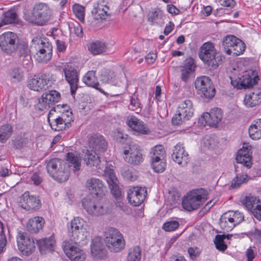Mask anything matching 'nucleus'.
Returning a JSON list of instances; mask_svg holds the SVG:
<instances>
[{"label": "nucleus", "instance_id": "2", "mask_svg": "<svg viewBox=\"0 0 261 261\" xmlns=\"http://www.w3.org/2000/svg\"><path fill=\"white\" fill-rule=\"evenodd\" d=\"M46 169L48 173L59 182L67 181L69 177L70 165L59 159H53L47 162Z\"/></svg>", "mask_w": 261, "mask_h": 261}, {"label": "nucleus", "instance_id": "63", "mask_svg": "<svg viewBox=\"0 0 261 261\" xmlns=\"http://www.w3.org/2000/svg\"><path fill=\"white\" fill-rule=\"evenodd\" d=\"M122 174L124 177L127 180L133 181L137 179L136 175L134 174L132 171L130 169L123 171Z\"/></svg>", "mask_w": 261, "mask_h": 261}, {"label": "nucleus", "instance_id": "40", "mask_svg": "<svg viewBox=\"0 0 261 261\" xmlns=\"http://www.w3.org/2000/svg\"><path fill=\"white\" fill-rule=\"evenodd\" d=\"M83 81L88 86L93 87L101 91V90L99 88V84L95 76V71L91 70L87 72L84 76Z\"/></svg>", "mask_w": 261, "mask_h": 261}, {"label": "nucleus", "instance_id": "11", "mask_svg": "<svg viewBox=\"0 0 261 261\" xmlns=\"http://www.w3.org/2000/svg\"><path fill=\"white\" fill-rule=\"evenodd\" d=\"M243 219V215L238 211H228L221 216L219 224L222 229L228 232L242 222Z\"/></svg>", "mask_w": 261, "mask_h": 261}, {"label": "nucleus", "instance_id": "51", "mask_svg": "<svg viewBox=\"0 0 261 261\" xmlns=\"http://www.w3.org/2000/svg\"><path fill=\"white\" fill-rule=\"evenodd\" d=\"M151 166L155 172H163L166 168V162L165 160H151Z\"/></svg>", "mask_w": 261, "mask_h": 261}, {"label": "nucleus", "instance_id": "30", "mask_svg": "<svg viewBox=\"0 0 261 261\" xmlns=\"http://www.w3.org/2000/svg\"><path fill=\"white\" fill-rule=\"evenodd\" d=\"M244 102L247 107L252 108L261 103V88H254L245 95Z\"/></svg>", "mask_w": 261, "mask_h": 261}, {"label": "nucleus", "instance_id": "31", "mask_svg": "<svg viewBox=\"0 0 261 261\" xmlns=\"http://www.w3.org/2000/svg\"><path fill=\"white\" fill-rule=\"evenodd\" d=\"M126 123L133 130L140 134L147 135L150 133L149 129L144 123L136 117L128 118Z\"/></svg>", "mask_w": 261, "mask_h": 261}, {"label": "nucleus", "instance_id": "44", "mask_svg": "<svg viewBox=\"0 0 261 261\" xmlns=\"http://www.w3.org/2000/svg\"><path fill=\"white\" fill-rule=\"evenodd\" d=\"M242 203L248 210L251 212L252 210L256 207V205L260 203V201L256 197L249 195L246 196L242 199Z\"/></svg>", "mask_w": 261, "mask_h": 261}, {"label": "nucleus", "instance_id": "60", "mask_svg": "<svg viewBox=\"0 0 261 261\" xmlns=\"http://www.w3.org/2000/svg\"><path fill=\"white\" fill-rule=\"evenodd\" d=\"M188 252L192 259H196L200 253V250L197 247H190L188 249Z\"/></svg>", "mask_w": 261, "mask_h": 261}, {"label": "nucleus", "instance_id": "48", "mask_svg": "<svg viewBox=\"0 0 261 261\" xmlns=\"http://www.w3.org/2000/svg\"><path fill=\"white\" fill-rule=\"evenodd\" d=\"M164 17L163 12L159 8H155L148 15V21L152 24L157 22L158 20H162Z\"/></svg>", "mask_w": 261, "mask_h": 261}, {"label": "nucleus", "instance_id": "22", "mask_svg": "<svg viewBox=\"0 0 261 261\" xmlns=\"http://www.w3.org/2000/svg\"><path fill=\"white\" fill-rule=\"evenodd\" d=\"M19 205L22 208L30 211L39 209L41 203L39 197L31 195L29 192L26 191L20 198Z\"/></svg>", "mask_w": 261, "mask_h": 261}, {"label": "nucleus", "instance_id": "4", "mask_svg": "<svg viewBox=\"0 0 261 261\" xmlns=\"http://www.w3.org/2000/svg\"><path fill=\"white\" fill-rule=\"evenodd\" d=\"M51 10L44 3L36 4L31 13L25 14V19L29 22L42 26L48 22L51 18Z\"/></svg>", "mask_w": 261, "mask_h": 261}, {"label": "nucleus", "instance_id": "41", "mask_svg": "<svg viewBox=\"0 0 261 261\" xmlns=\"http://www.w3.org/2000/svg\"><path fill=\"white\" fill-rule=\"evenodd\" d=\"M67 161L68 164H70V166H73V170L75 173L79 171L81 166V158L79 154L73 152H69L66 155Z\"/></svg>", "mask_w": 261, "mask_h": 261}, {"label": "nucleus", "instance_id": "16", "mask_svg": "<svg viewBox=\"0 0 261 261\" xmlns=\"http://www.w3.org/2000/svg\"><path fill=\"white\" fill-rule=\"evenodd\" d=\"M65 241L63 243V247L66 255L71 261H84L86 254L83 250L76 246L79 242Z\"/></svg>", "mask_w": 261, "mask_h": 261}, {"label": "nucleus", "instance_id": "46", "mask_svg": "<svg viewBox=\"0 0 261 261\" xmlns=\"http://www.w3.org/2000/svg\"><path fill=\"white\" fill-rule=\"evenodd\" d=\"M11 80L14 82H20L24 79V72L20 68L14 67L9 72Z\"/></svg>", "mask_w": 261, "mask_h": 261}, {"label": "nucleus", "instance_id": "21", "mask_svg": "<svg viewBox=\"0 0 261 261\" xmlns=\"http://www.w3.org/2000/svg\"><path fill=\"white\" fill-rule=\"evenodd\" d=\"M17 243L19 250L24 255L28 256L35 250V243L33 239L25 233L19 232L17 237Z\"/></svg>", "mask_w": 261, "mask_h": 261}, {"label": "nucleus", "instance_id": "33", "mask_svg": "<svg viewBox=\"0 0 261 261\" xmlns=\"http://www.w3.org/2000/svg\"><path fill=\"white\" fill-rule=\"evenodd\" d=\"M56 111V109L53 108L51 109L48 114V121L52 129L55 131H61L68 127L69 126L64 122V120H61L59 116H58L56 118H53L52 121H51L50 119L53 117V112Z\"/></svg>", "mask_w": 261, "mask_h": 261}, {"label": "nucleus", "instance_id": "10", "mask_svg": "<svg viewBox=\"0 0 261 261\" xmlns=\"http://www.w3.org/2000/svg\"><path fill=\"white\" fill-rule=\"evenodd\" d=\"M194 114V109L192 101L187 99L182 102L178 106L176 114L173 117L172 123L174 125H180L189 120Z\"/></svg>", "mask_w": 261, "mask_h": 261}, {"label": "nucleus", "instance_id": "5", "mask_svg": "<svg viewBox=\"0 0 261 261\" xmlns=\"http://www.w3.org/2000/svg\"><path fill=\"white\" fill-rule=\"evenodd\" d=\"M207 191L203 189L193 190L184 197L182 207L190 212L197 210L207 199Z\"/></svg>", "mask_w": 261, "mask_h": 261}, {"label": "nucleus", "instance_id": "15", "mask_svg": "<svg viewBox=\"0 0 261 261\" xmlns=\"http://www.w3.org/2000/svg\"><path fill=\"white\" fill-rule=\"evenodd\" d=\"M123 159L128 164L138 165L143 162L141 149L138 145L130 144L125 146L123 150Z\"/></svg>", "mask_w": 261, "mask_h": 261}, {"label": "nucleus", "instance_id": "13", "mask_svg": "<svg viewBox=\"0 0 261 261\" xmlns=\"http://www.w3.org/2000/svg\"><path fill=\"white\" fill-rule=\"evenodd\" d=\"M55 78L53 74L43 73L39 77L34 76L29 81L28 87L31 90L40 91L51 87Z\"/></svg>", "mask_w": 261, "mask_h": 261}, {"label": "nucleus", "instance_id": "50", "mask_svg": "<svg viewBox=\"0 0 261 261\" xmlns=\"http://www.w3.org/2000/svg\"><path fill=\"white\" fill-rule=\"evenodd\" d=\"M141 256V250L139 247L136 246L129 250L127 261H140Z\"/></svg>", "mask_w": 261, "mask_h": 261}, {"label": "nucleus", "instance_id": "3", "mask_svg": "<svg viewBox=\"0 0 261 261\" xmlns=\"http://www.w3.org/2000/svg\"><path fill=\"white\" fill-rule=\"evenodd\" d=\"M31 48L35 59L39 63H46L52 58L53 47L45 39L34 38Z\"/></svg>", "mask_w": 261, "mask_h": 261}, {"label": "nucleus", "instance_id": "18", "mask_svg": "<svg viewBox=\"0 0 261 261\" xmlns=\"http://www.w3.org/2000/svg\"><path fill=\"white\" fill-rule=\"evenodd\" d=\"M16 34L11 32L2 34L0 36V48L1 50L7 54H11L15 51L17 48Z\"/></svg>", "mask_w": 261, "mask_h": 261}, {"label": "nucleus", "instance_id": "56", "mask_svg": "<svg viewBox=\"0 0 261 261\" xmlns=\"http://www.w3.org/2000/svg\"><path fill=\"white\" fill-rule=\"evenodd\" d=\"M178 222L175 220L169 221L165 222L162 228L166 231H172L176 230L179 227Z\"/></svg>", "mask_w": 261, "mask_h": 261}, {"label": "nucleus", "instance_id": "25", "mask_svg": "<svg viewBox=\"0 0 261 261\" xmlns=\"http://www.w3.org/2000/svg\"><path fill=\"white\" fill-rule=\"evenodd\" d=\"M86 187L92 194L98 197H102L105 195L106 186L103 181L97 178L91 177L87 180Z\"/></svg>", "mask_w": 261, "mask_h": 261}, {"label": "nucleus", "instance_id": "12", "mask_svg": "<svg viewBox=\"0 0 261 261\" xmlns=\"http://www.w3.org/2000/svg\"><path fill=\"white\" fill-rule=\"evenodd\" d=\"M231 84L237 89H246L252 87L257 83L258 78L253 75H251L249 72L245 71L242 75L236 76L233 73L229 75Z\"/></svg>", "mask_w": 261, "mask_h": 261}, {"label": "nucleus", "instance_id": "24", "mask_svg": "<svg viewBox=\"0 0 261 261\" xmlns=\"http://www.w3.org/2000/svg\"><path fill=\"white\" fill-rule=\"evenodd\" d=\"M89 148L95 154L103 153L107 148V143L104 138L98 135H93L89 138Z\"/></svg>", "mask_w": 261, "mask_h": 261}, {"label": "nucleus", "instance_id": "61", "mask_svg": "<svg viewBox=\"0 0 261 261\" xmlns=\"http://www.w3.org/2000/svg\"><path fill=\"white\" fill-rule=\"evenodd\" d=\"M115 76V74L112 71H109L108 72H105L101 74V80L103 82H112L113 78Z\"/></svg>", "mask_w": 261, "mask_h": 261}, {"label": "nucleus", "instance_id": "8", "mask_svg": "<svg viewBox=\"0 0 261 261\" xmlns=\"http://www.w3.org/2000/svg\"><path fill=\"white\" fill-rule=\"evenodd\" d=\"M108 203L98 197L89 195L82 200V205L88 214L93 216L103 215L109 212Z\"/></svg>", "mask_w": 261, "mask_h": 261}, {"label": "nucleus", "instance_id": "37", "mask_svg": "<svg viewBox=\"0 0 261 261\" xmlns=\"http://www.w3.org/2000/svg\"><path fill=\"white\" fill-rule=\"evenodd\" d=\"M91 252L92 255L98 258L102 257L106 253L103 245L98 238H94L91 245Z\"/></svg>", "mask_w": 261, "mask_h": 261}, {"label": "nucleus", "instance_id": "35", "mask_svg": "<svg viewBox=\"0 0 261 261\" xmlns=\"http://www.w3.org/2000/svg\"><path fill=\"white\" fill-rule=\"evenodd\" d=\"M108 10L109 8L106 6L96 3L93 5L91 13L95 19H105L108 16Z\"/></svg>", "mask_w": 261, "mask_h": 261}, {"label": "nucleus", "instance_id": "20", "mask_svg": "<svg viewBox=\"0 0 261 261\" xmlns=\"http://www.w3.org/2000/svg\"><path fill=\"white\" fill-rule=\"evenodd\" d=\"M146 195L147 190L145 187H133L128 190L127 198L131 205L138 206L143 203Z\"/></svg>", "mask_w": 261, "mask_h": 261}, {"label": "nucleus", "instance_id": "17", "mask_svg": "<svg viewBox=\"0 0 261 261\" xmlns=\"http://www.w3.org/2000/svg\"><path fill=\"white\" fill-rule=\"evenodd\" d=\"M60 99V94L56 90L49 91L42 95L38 98V102L36 105V109L40 111L48 110Z\"/></svg>", "mask_w": 261, "mask_h": 261}, {"label": "nucleus", "instance_id": "55", "mask_svg": "<svg viewBox=\"0 0 261 261\" xmlns=\"http://www.w3.org/2000/svg\"><path fill=\"white\" fill-rule=\"evenodd\" d=\"M203 146L206 148H212L216 145L215 138L210 135H205L202 139Z\"/></svg>", "mask_w": 261, "mask_h": 261}, {"label": "nucleus", "instance_id": "6", "mask_svg": "<svg viewBox=\"0 0 261 261\" xmlns=\"http://www.w3.org/2000/svg\"><path fill=\"white\" fill-rule=\"evenodd\" d=\"M87 224L86 222L80 217L72 219L68 226V236L71 241H85L88 237Z\"/></svg>", "mask_w": 261, "mask_h": 261}, {"label": "nucleus", "instance_id": "36", "mask_svg": "<svg viewBox=\"0 0 261 261\" xmlns=\"http://www.w3.org/2000/svg\"><path fill=\"white\" fill-rule=\"evenodd\" d=\"M37 244L41 252L51 251L55 244V240L53 235L49 238H45L38 240Z\"/></svg>", "mask_w": 261, "mask_h": 261}, {"label": "nucleus", "instance_id": "42", "mask_svg": "<svg viewBox=\"0 0 261 261\" xmlns=\"http://www.w3.org/2000/svg\"><path fill=\"white\" fill-rule=\"evenodd\" d=\"M99 154H95L91 152L90 150H87L85 153L84 161L86 162V165L89 167L95 166L98 168L100 160L99 156Z\"/></svg>", "mask_w": 261, "mask_h": 261}, {"label": "nucleus", "instance_id": "45", "mask_svg": "<svg viewBox=\"0 0 261 261\" xmlns=\"http://www.w3.org/2000/svg\"><path fill=\"white\" fill-rule=\"evenodd\" d=\"M5 24L14 23L17 21V15L14 10H9L6 12L2 17Z\"/></svg>", "mask_w": 261, "mask_h": 261}, {"label": "nucleus", "instance_id": "64", "mask_svg": "<svg viewBox=\"0 0 261 261\" xmlns=\"http://www.w3.org/2000/svg\"><path fill=\"white\" fill-rule=\"evenodd\" d=\"M167 10L169 13L174 15H178L180 13V10L172 4L167 6Z\"/></svg>", "mask_w": 261, "mask_h": 261}, {"label": "nucleus", "instance_id": "23", "mask_svg": "<svg viewBox=\"0 0 261 261\" xmlns=\"http://www.w3.org/2000/svg\"><path fill=\"white\" fill-rule=\"evenodd\" d=\"M222 119V112L220 109L214 108L210 111V113H204L199 119V123L201 125L210 126H215L219 123Z\"/></svg>", "mask_w": 261, "mask_h": 261}, {"label": "nucleus", "instance_id": "43", "mask_svg": "<svg viewBox=\"0 0 261 261\" xmlns=\"http://www.w3.org/2000/svg\"><path fill=\"white\" fill-rule=\"evenodd\" d=\"M150 161L165 160L166 152L162 145H157L152 148L150 152Z\"/></svg>", "mask_w": 261, "mask_h": 261}, {"label": "nucleus", "instance_id": "39", "mask_svg": "<svg viewBox=\"0 0 261 261\" xmlns=\"http://www.w3.org/2000/svg\"><path fill=\"white\" fill-rule=\"evenodd\" d=\"M250 138L253 140L261 138V119L254 120L248 128Z\"/></svg>", "mask_w": 261, "mask_h": 261}, {"label": "nucleus", "instance_id": "26", "mask_svg": "<svg viewBox=\"0 0 261 261\" xmlns=\"http://www.w3.org/2000/svg\"><path fill=\"white\" fill-rule=\"evenodd\" d=\"M65 79L70 87L71 93L73 94L78 88L79 78L76 69L70 65H66L63 68Z\"/></svg>", "mask_w": 261, "mask_h": 261}, {"label": "nucleus", "instance_id": "1", "mask_svg": "<svg viewBox=\"0 0 261 261\" xmlns=\"http://www.w3.org/2000/svg\"><path fill=\"white\" fill-rule=\"evenodd\" d=\"M199 58L210 69H216L222 63L223 56L217 51L215 44L208 41L200 47Z\"/></svg>", "mask_w": 261, "mask_h": 261}, {"label": "nucleus", "instance_id": "54", "mask_svg": "<svg viewBox=\"0 0 261 261\" xmlns=\"http://www.w3.org/2000/svg\"><path fill=\"white\" fill-rule=\"evenodd\" d=\"M236 160L240 165L243 166L244 168H250L252 166V157H247L237 155Z\"/></svg>", "mask_w": 261, "mask_h": 261}, {"label": "nucleus", "instance_id": "52", "mask_svg": "<svg viewBox=\"0 0 261 261\" xmlns=\"http://www.w3.org/2000/svg\"><path fill=\"white\" fill-rule=\"evenodd\" d=\"M226 238L224 234H217L215 237L214 243L216 248L221 251H224L227 249V245L224 242V239Z\"/></svg>", "mask_w": 261, "mask_h": 261}, {"label": "nucleus", "instance_id": "7", "mask_svg": "<svg viewBox=\"0 0 261 261\" xmlns=\"http://www.w3.org/2000/svg\"><path fill=\"white\" fill-rule=\"evenodd\" d=\"M104 242L107 248L114 252H119L125 247V240L122 234L116 228L110 227L104 233Z\"/></svg>", "mask_w": 261, "mask_h": 261}, {"label": "nucleus", "instance_id": "47", "mask_svg": "<svg viewBox=\"0 0 261 261\" xmlns=\"http://www.w3.org/2000/svg\"><path fill=\"white\" fill-rule=\"evenodd\" d=\"M56 110H58L61 113L60 115H59L62 120H64V122L69 126V124L72 121H73V117L72 113L71 111L66 110H63V111L60 110L61 109L59 105L56 108H55Z\"/></svg>", "mask_w": 261, "mask_h": 261}, {"label": "nucleus", "instance_id": "58", "mask_svg": "<svg viewBox=\"0 0 261 261\" xmlns=\"http://www.w3.org/2000/svg\"><path fill=\"white\" fill-rule=\"evenodd\" d=\"M28 143V139L22 137H19L14 140V146L17 149H21L26 146Z\"/></svg>", "mask_w": 261, "mask_h": 261}, {"label": "nucleus", "instance_id": "59", "mask_svg": "<svg viewBox=\"0 0 261 261\" xmlns=\"http://www.w3.org/2000/svg\"><path fill=\"white\" fill-rule=\"evenodd\" d=\"M141 108V103L137 98L132 96L130 98L129 109L132 111H140Z\"/></svg>", "mask_w": 261, "mask_h": 261}, {"label": "nucleus", "instance_id": "27", "mask_svg": "<svg viewBox=\"0 0 261 261\" xmlns=\"http://www.w3.org/2000/svg\"><path fill=\"white\" fill-rule=\"evenodd\" d=\"M19 59V61L22 64L24 67H29L32 63V57L30 50L27 44L22 43L17 44V48L15 50Z\"/></svg>", "mask_w": 261, "mask_h": 261}, {"label": "nucleus", "instance_id": "14", "mask_svg": "<svg viewBox=\"0 0 261 261\" xmlns=\"http://www.w3.org/2000/svg\"><path fill=\"white\" fill-rule=\"evenodd\" d=\"M195 87L202 96L206 98H212L215 95V89L210 79L206 76L197 78L195 82Z\"/></svg>", "mask_w": 261, "mask_h": 261}, {"label": "nucleus", "instance_id": "49", "mask_svg": "<svg viewBox=\"0 0 261 261\" xmlns=\"http://www.w3.org/2000/svg\"><path fill=\"white\" fill-rule=\"evenodd\" d=\"M12 133V128L8 124L2 126L0 128V141L2 142H5L8 139Z\"/></svg>", "mask_w": 261, "mask_h": 261}, {"label": "nucleus", "instance_id": "28", "mask_svg": "<svg viewBox=\"0 0 261 261\" xmlns=\"http://www.w3.org/2000/svg\"><path fill=\"white\" fill-rule=\"evenodd\" d=\"M171 156L173 160L181 166H186L189 160V154L180 143L174 146Z\"/></svg>", "mask_w": 261, "mask_h": 261}, {"label": "nucleus", "instance_id": "38", "mask_svg": "<svg viewBox=\"0 0 261 261\" xmlns=\"http://www.w3.org/2000/svg\"><path fill=\"white\" fill-rule=\"evenodd\" d=\"M89 51L93 55H97L106 52L107 47L106 43L102 41H96L88 45Z\"/></svg>", "mask_w": 261, "mask_h": 261}, {"label": "nucleus", "instance_id": "62", "mask_svg": "<svg viewBox=\"0 0 261 261\" xmlns=\"http://www.w3.org/2000/svg\"><path fill=\"white\" fill-rule=\"evenodd\" d=\"M251 213L256 219L261 221V203L256 205Z\"/></svg>", "mask_w": 261, "mask_h": 261}, {"label": "nucleus", "instance_id": "53", "mask_svg": "<svg viewBox=\"0 0 261 261\" xmlns=\"http://www.w3.org/2000/svg\"><path fill=\"white\" fill-rule=\"evenodd\" d=\"M74 13L80 21L83 22L85 16V8L79 4H74L72 7Z\"/></svg>", "mask_w": 261, "mask_h": 261}, {"label": "nucleus", "instance_id": "34", "mask_svg": "<svg viewBox=\"0 0 261 261\" xmlns=\"http://www.w3.org/2000/svg\"><path fill=\"white\" fill-rule=\"evenodd\" d=\"M44 220L42 217H35L30 219L27 224L28 231L32 233H36L43 228Z\"/></svg>", "mask_w": 261, "mask_h": 261}, {"label": "nucleus", "instance_id": "32", "mask_svg": "<svg viewBox=\"0 0 261 261\" xmlns=\"http://www.w3.org/2000/svg\"><path fill=\"white\" fill-rule=\"evenodd\" d=\"M196 66L191 59L187 60L184 64L179 67L180 77L182 81L187 82L195 70Z\"/></svg>", "mask_w": 261, "mask_h": 261}, {"label": "nucleus", "instance_id": "57", "mask_svg": "<svg viewBox=\"0 0 261 261\" xmlns=\"http://www.w3.org/2000/svg\"><path fill=\"white\" fill-rule=\"evenodd\" d=\"M251 148L252 147L251 145H249L248 144H244L242 148L238 150L237 155H241L242 156H245V157H251Z\"/></svg>", "mask_w": 261, "mask_h": 261}, {"label": "nucleus", "instance_id": "19", "mask_svg": "<svg viewBox=\"0 0 261 261\" xmlns=\"http://www.w3.org/2000/svg\"><path fill=\"white\" fill-rule=\"evenodd\" d=\"M104 175L112 194L119 201V204L118 206L122 208L124 204L120 201L121 199V191L118 186V180L116 177L114 170L112 169L106 167L104 171Z\"/></svg>", "mask_w": 261, "mask_h": 261}, {"label": "nucleus", "instance_id": "29", "mask_svg": "<svg viewBox=\"0 0 261 261\" xmlns=\"http://www.w3.org/2000/svg\"><path fill=\"white\" fill-rule=\"evenodd\" d=\"M236 177L233 179L230 186L232 189L238 188L240 186L248 181V175L244 171V168L242 165H234Z\"/></svg>", "mask_w": 261, "mask_h": 261}, {"label": "nucleus", "instance_id": "9", "mask_svg": "<svg viewBox=\"0 0 261 261\" xmlns=\"http://www.w3.org/2000/svg\"><path fill=\"white\" fill-rule=\"evenodd\" d=\"M222 46L224 51L228 55L238 56L245 50V44L233 35H227L223 38Z\"/></svg>", "mask_w": 261, "mask_h": 261}]
</instances>
